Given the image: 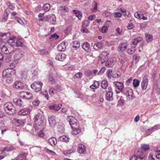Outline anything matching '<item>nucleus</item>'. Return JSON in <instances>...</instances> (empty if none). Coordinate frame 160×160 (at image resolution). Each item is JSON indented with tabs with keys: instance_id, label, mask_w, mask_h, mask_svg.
<instances>
[{
	"instance_id": "f257e3e1",
	"label": "nucleus",
	"mask_w": 160,
	"mask_h": 160,
	"mask_svg": "<svg viewBox=\"0 0 160 160\" xmlns=\"http://www.w3.org/2000/svg\"><path fill=\"white\" fill-rule=\"evenodd\" d=\"M16 37L13 36H10L8 40V43L11 45L14 48V47H22L23 43L22 38H18L15 41Z\"/></svg>"
},
{
	"instance_id": "f03ea898",
	"label": "nucleus",
	"mask_w": 160,
	"mask_h": 160,
	"mask_svg": "<svg viewBox=\"0 0 160 160\" xmlns=\"http://www.w3.org/2000/svg\"><path fill=\"white\" fill-rule=\"evenodd\" d=\"M0 48L2 53L6 54H9L12 53L13 51V48L11 45L5 42H2L0 45Z\"/></svg>"
},
{
	"instance_id": "7ed1b4c3",
	"label": "nucleus",
	"mask_w": 160,
	"mask_h": 160,
	"mask_svg": "<svg viewBox=\"0 0 160 160\" xmlns=\"http://www.w3.org/2000/svg\"><path fill=\"white\" fill-rule=\"evenodd\" d=\"M3 108L6 112L9 115L13 114L15 113V108L12 103L7 102L3 105Z\"/></svg>"
},
{
	"instance_id": "20e7f679",
	"label": "nucleus",
	"mask_w": 160,
	"mask_h": 160,
	"mask_svg": "<svg viewBox=\"0 0 160 160\" xmlns=\"http://www.w3.org/2000/svg\"><path fill=\"white\" fill-rule=\"evenodd\" d=\"M36 124L38 126H41L43 124L44 117L40 113L35 115L33 118Z\"/></svg>"
},
{
	"instance_id": "39448f33",
	"label": "nucleus",
	"mask_w": 160,
	"mask_h": 160,
	"mask_svg": "<svg viewBox=\"0 0 160 160\" xmlns=\"http://www.w3.org/2000/svg\"><path fill=\"white\" fill-rule=\"evenodd\" d=\"M67 120L68 121L71 128H77L79 125L77 120L74 117L70 116L68 117Z\"/></svg>"
},
{
	"instance_id": "423d86ee",
	"label": "nucleus",
	"mask_w": 160,
	"mask_h": 160,
	"mask_svg": "<svg viewBox=\"0 0 160 160\" xmlns=\"http://www.w3.org/2000/svg\"><path fill=\"white\" fill-rule=\"evenodd\" d=\"M42 85L41 82H35L31 85V87L35 92H38L41 90Z\"/></svg>"
},
{
	"instance_id": "0eeeda50",
	"label": "nucleus",
	"mask_w": 160,
	"mask_h": 160,
	"mask_svg": "<svg viewBox=\"0 0 160 160\" xmlns=\"http://www.w3.org/2000/svg\"><path fill=\"white\" fill-rule=\"evenodd\" d=\"M2 76L3 79L8 84H10L13 81L12 75L10 73H8L6 71L3 72Z\"/></svg>"
},
{
	"instance_id": "6e6552de",
	"label": "nucleus",
	"mask_w": 160,
	"mask_h": 160,
	"mask_svg": "<svg viewBox=\"0 0 160 160\" xmlns=\"http://www.w3.org/2000/svg\"><path fill=\"white\" fill-rule=\"evenodd\" d=\"M109 55V53L106 51H104L101 52L99 56V60L102 64L106 61Z\"/></svg>"
},
{
	"instance_id": "1a4fd4ad",
	"label": "nucleus",
	"mask_w": 160,
	"mask_h": 160,
	"mask_svg": "<svg viewBox=\"0 0 160 160\" xmlns=\"http://www.w3.org/2000/svg\"><path fill=\"white\" fill-rule=\"evenodd\" d=\"M128 47V43L126 42H124L120 43L118 45L117 48V50L119 52H122L126 50Z\"/></svg>"
},
{
	"instance_id": "9d476101",
	"label": "nucleus",
	"mask_w": 160,
	"mask_h": 160,
	"mask_svg": "<svg viewBox=\"0 0 160 160\" xmlns=\"http://www.w3.org/2000/svg\"><path fill=\"white\" fill-rule=\"evenodd\" d=\"M107 76L109 79L111 78V77L113 78H116L118 76V75L115 72H112L111 69H108L106 72Z\"/></svg>"
},
{
	"instance_id": "9b49d317",
	"label": "nucleus",
	"mask_w": 160,
	"mask_h": 160,
	"mask_svg": "<svg viewBox=\"0 0 160 160\" xmlns=\"http://www.w3.org/2000/svg\"><path fill=\"white\" fill-rule=\"evenodd\" d=\"M116 61V58L115 57L109 58L106 62V66L108 68L111 67L114 65Z\"/></svg>"
},
{
	"instance_id": "f8f14e48",
	"label": "nucleus",
	"mask_w": 160,
	"mask_h": 160,
	"mask_svg": "<svg viewBox=\"0 0 160 160\" xmlns=\"http://www.w3.org/2000/svg\"><path fill=\"white\" fill-rule=\"evenodd\" d=\"M24 56V52L22 51L17 50L15 51L14 58L15 60L18 61Z\"/></svg>"
},
{
	"instance_id": "ddd939ff",
	"label": "nucleus",
	"mask_w": 160,
	"mask_h": 160,
	"mask_svg": "<svg viewBox=\"0 0 160 160\" xmlns=\"http://www.w3.org/2000/svg\"><path fill=\"white\" fill-rule=\"evenodd\" d=\"M49 125L51 127H54L56 123V118L54 116H50L48 118Z\"/></svg>"
},
{
	"instance_id": "4468645a",
	"label": "nucleus",
	"mask_w": 160,
	"mask_h": 160,
	"mask_svg": "<svg viewBox=\"0 0 160 160\" xmlns=\"http://www.w3.org/2000/svg\"><path fill=\"white\" fill-rule=\"evenodd\" d=\"M62 104H55L53 105L48 106V108L52 110H54L55 111H58L61 108Z\"/></svg>"
},
{
	"instance_id": "2eb2a0df",
	"label": "nucleus",
	"mask_w": 160,
	"mask_h": 160,
	"mask_svg": "<svg viewBox=\"0 0 160 160\" xmlns=\"http://www.w3.org/2000/svg\"><path fill=\"white\" fill-rule=\"evenodd\" d=\"M67 42H62L59 44L57 48L58 50L60 52H63L65 51L66 48V45L68 44Z\"/></svg>"
},
{
	"instance_id": "dca6fc26",
	"label": "nucleus",
	"mask_w": 160,
	"mask_h": 160,
	"mask_svg": "<svg viewBox=\"0 0 160 160\" xmlns=\"http://www.w3.org/2000/svg\"><path fill=\"white\" fill-rule=\"evenodd\" d=\"M31 110L29 108H24L20 110L18 112L19 115L23 116L28 115L30 114Z\"/></svg>"
},
{
	"instance_id": "f3484780",
	"label": "nucleus",
	"mask_w": 160,
	"mask_h": 160,
	"mask_svg": "<svg viewBox=\"0 0 160 160\" xmlns=\"http://www.w3.org/2000/svg\"><path fill=\"white\" fill-rule=\"evenodd\" d=\"M77 151L80 153L85 154L86 153L85 147L82 143L78 144Z\"/></svg>"
},
{
	"instance_id": "a211bd4d",
	"label": "nucleus",
	"mask_w": 160,
	"mask_h": 160,
	"mask_svg": "<svg viewBox=\"0 0 160 160\" xmlns=\"http://www.w3.org/2000/svg\"><path fill=\"white\" fill-rule=\"evenodd\" d=\"M126 94L129 99H133L135 97L133 95L132 90L130 88H127L126 90Z\"/></svg>"
},
{
	"instance_id": "6ab92c4d",
	"label": "nucleus",
	"mask_w": 160,
	"mask_h": 160,
	"mask_svg": "<svg viewBox=\"0 0 160 160\" xmlns=\"http://www.w3.org/2000/svg\"><path fill=\"white\" fill-rule=\"evenodd\" d=\"M113 83L116 86V88L121 92H122L124 91V85L122 82H114Z\"/></svg>"
},
{
	"instance_id": "aec40b11",
	"label": "nucleus",
	"mask_w": 160,
	"mask_h": 160,
	"mask_svg": "<svg viewBox=\"0 0 160 160\" xmlns=\"http://www.w3.org/2000/svg\"><path fill=\"white\" fill-rule=\"evenodd\" d=\"M148 83V79L146 76H145L141 83L142 88L143 90H145L147 87Z\"/></svg>"
},
{
	"instance_id": "412c9836",
	"label": "nucleus",
	"mask_w": 160,
	"mask_h": 160,
	"mask_svg": "<svg viewBox=\"0 0 160 160\" xmlns=\"http://www.w3.org/2000/svg\"><path fill=\"white\" fill-rule=\"evenodd\" d=\"M82 48L87 52H90V45L87 42H84L82 45Z\"/></svg>"
},
{
	"instance_id": "4be33fe9",
	"label": "nucleus",
	"mask_w": 160,
	"mask_h": 160,
	"mask_svg": "<svg viewBox=\"0 0 160 160\" xmlns=\"http://www.w3.org/2000/svg\"><path fill=\"white\" fill-rule=\"evenodd\" d=\"M48 19V22L52 24H56V18L54 14H52L48 16L47 17Z\"/></svg>"
},
{
	"instance_id": "5701e85b",
	"label": "nucleus",
	"mask_w": 160,
	"mask_h": 160,
	"mask_svg": "<svg viewBox=\"0 0 160 160\" xmlns=\"http://www.w3.org/2000/svg\"><path fill=\"white\" fill-rule=\"evenodd\" d=\"M9 13L10 12L9 9L8 8L6 9L4 11V15L1 20L2 22H6L8 18Z\"/></svg>"
},
{
	"instance_id": "b1692460",
	"label": "nucleus",
	"mask_w": 160,
	"mask_h": 160,
	"mask_svg": "<svg viewBox=\"0 0 160 160\" xmlns=\"http://www.w3.org/2000/svg\"><path fill=\"white\" fill-rule=\"evenodd\" d=\"M142 39V38L141 37H138L134 38L132 41V46L135 48L137 44L141 41Z\"/></svg>"
},
{
	"instance_id": "393cba45",
	"label": "nucleus",
	"mask_w": 160,
	"mask_h": 160,
	"mask_svg": "<svg viewBox=\"0 0 160 160\" xmlns=\"http://www.w3.org/2000/svg\"><path fill=\"white\" fill-rule=\"evenodd\" d=\"M13 87L17 89H21L23 88L24 85L23 83L21 82L17 81L14 83Z\"/></svg>"
},
{
	"instance_id": "a878e982",
	"label": "nucleus",
	"mask_w": 160,
	"mask_h": 160,
	"mask_svg": "<svg viewBox=\"0 0 160 160\" xmlns=\"http://www.w3.org/2000/svg\"><path fill=\"white\" fill-rule=\"evenodd\" d=\"M66 55L62 53H60L57 55L55 57V58L56 60L60 61H63L66 58Z\"/></svg>"
},
{
	"instance_id": "bb28decb",
	"label": "nucleus",
	"mask_w": 160,
	"mask_h": 160,
	"mask_svg": "<svg viewBox=\"0 0 160 160\" xmlns=\"http://www.w3.org/2000/svg\"><path fill=\"white\" fill-rule=\"evenodd\" d=\"M13 102L17 105L21 107L24 106L23 102L20 99L17 98H15L13 99Z\"/></svg>"
},
{
	"instance_id": "cd10ccee",
	"label": "nucleus",
	"mask_w": 160,
	"mask_h": 160,
	"mask_svg": "<svg viewBox=\"0 0 160 160\" xmlns=\"http://www.w3.org/2000/svg\"><path fill=\"white\" fill-rule=\"evenodd\" d=\"M48 142L52 147H54L57 144V140L56 138L52 137L48 139Z\"/></svg>"
},
{
	"instance_id": "c85d7f7f",
	"label": "nucleus",
	"mask_w": 160,
	"mask_h": 160,
	"mask_svg": "<svg viewBox=\"0 0 160 160\" xmlns=\"http://www.w3.org/2000/svg\"><path fill=\"white\" fill-rule=\"evenodd\" d=\"M11 150L12 149H10V148L8 147H6L2 150V153L0 154V160L3 159L7 156L6 154H3L4 153V152L5 151L8 152Z\"/></svg>"
},
{
	"instance_id": "c756f323",
	"label": "nucleus",
	"mask_w": 160,
	"mask_h": 160,
	"mask_svg": "<svg viewBox=\"0 0 160 160\" xmlns=\"http://www.w3.org/2000/svg\"><path fill=\"white\" fill-rule=\"evenodd\" d=\"M69 11L68 8L65 6H62L58 10V12L61 15H62L65 12H68Z\"/></svg>"
},
{
	"instance_id": "7c9ffc66",
	"label": "nucleus",
	"mask_w": 160,
	"mask_h": 160,
	"mask_svg": "<svg viewBox=\"0 0 160 160\" xmlns=\"http://www.w3.org/2000/svg\"><path fill=\"white\" fill-rule=\"evenodd\" d=\"M137 160H145V155L141 151H139L137 152Z\"/></svg>"
},
{
	"instance_id": "2f4dec72",
	"label": "nucleus",
	"mask_w": 160,
	"mask_h": 160,
	"mask_svg": "<svg viewBox=\"0 0 160 160\" xmlns=\"http://www.w3.org/2000/svg\"><path fill=\"white\" fill-rule=\"evenodd\" d=\"M13 122L16 126L19 127L24 124V121L22 120L15 119H14Z\"/></svg>"
},
{
	"instance_id": "473e14b6",
	"label": "nucleus",
	"mask_w": 160,
	"mask_h": 160,
	"mask_svg": "<svg viewBox=\"0 0 160 160\" xmlns=\"http://www.w3.org/2000/svg\"><path fill=\"white\" fill-rule=\"evenodd\" d=\"M103 43L102 42H99L95 43L93 48L95 49H102L103 47Z\"/></svg>"
},
{
	"instance_id": "72a5a7b5",
	"label": "nucleus",
	"mask_w": 160,
	"mask_h": 160,
	"mask_svg": "<svg viewBox=\"0 0 160 160\" xmlns=\"http://www.w3.org/2000/svg\"><path fill=\"white\" fill-rule=\"evenodd\" d=\"M70 138L69 137L66 135H62L59 137V140L61 141L68 142H69Z\"/></svg>"
},
{
	"instance_id": "f704fd0d",
	"label": "nucleus",
	"mask_w": 160,
	"mask_h": 160,
	"mask_svg": "<svg viewBox=\"0 0 160 160\" xmlns=\"http://www.w3.org/2000/svg\"><path fill=\"white\" fill-rule=\"evenodd\" d=\"M72 129V133L74 135H77L78 133H80L81 131V129L79 128V126H78L77 128L75 127V128H71Z\"/></svg>"
},
{
	"instance_id": "c9c22d12",
	"label": "nucleus",
	"mask_w": 160,
	"mask_h": 160,
	"mask_svg": "<svg viewBox=\"0 0 160 160\" xmlns=\"http://www.w3.org/2000/svg\"><path fill=\"white\" fill-rule=\"evenodd\" d=\"M27 155L26 153L20 154L14 160H26Z\"/></svg>"
},
{
	"instance_id": "e433bc0d",
	"label": "nucleus",
	"mask_w": 160,
	"mask_h": 160,
	"mask_svg": "<svg viewBox=\"0 0 160 160\" xmlns=\"http://www.w3.org/2000/svg\"><path fill=\"white\" fill-rule=\"evenodd\" d=\"M113 92H107L106 95V98L107 100L112 101L113 100Z\"/></svg>"
},
{
	"instance_id": "4c0bfd02",
	"label": "nucleus",
	"mask_w": 160,
	"mask_h": 160,
	"mask_svg": "<svg viewBox=\"0 0 160 160\" xmlns=\"http://www.w3.org/2000/svg\"><path fill=\"white\" fill-rule=\"evenodd\" d=\"M73 12L79 19H81L82 16V13L81 12L78 10H73Z\"/></svg>"
},
{
	"instance_id": "58836bf2",
	"label": "nucleus",
	"mask_w": 160,
	"mask_h": 160,
	"mask_svg": "<svg viewBox=\"0 0 160 160\" xmlns=\"http://www.w3.org/2000/svg\"><path fill=\"white\" fill-rule=\"evenodd\" d=\"M72 48L75 49L77 50L79 48L80 46V42L78 41H75L73 42L72 44Z\"/></svg>"
},
{
	"instance_id": "ea45409f",
	"label": "nucleus",
	"mask_w": 160,
	"mask_h": 160,
	"mask_svg": "<svg viewBox=\"0 0 160 160\" xmlns=\"http://www.w3.org/2000/svg\"><path fill=\"white\" fill-rule=\"evenodd\" d=\"M108 85V82L107 81L103 80L102 81L101 83V87L102 88L106 89Z\"/></svg>"
},
{
	"instance_id": "a19ab883",
	"label": "nucleus",
	"mask_w": 160,
	"mask_h": 160,
	"mask_svg": "<svg viewBox=\"0 0 160 160\" xmlns=\"http://www.w3.org/2000/svg\"><path fill=\"white\" fill-rule=\"evenodd\" d=\"M142 15L143 13L141 12L138 11L134 13V16L136 18L141 19Z\"/></svg>"
},
{
	"instance_id": "79ce46f5",
	"label": "nucleus",
	"mask_w": 160,
	"mask_h": 160,
	"mask_svg": "<svg viewBox=\"0 0 160 160\" xmlns=\"http://www.w3.org/2000/svg\"><path fill=\"white\" fill-rule=\"evenodd\" d=\"M146 41L148 42H151L153 39V36L151 34H149L147 33L145 34Z\"/></svg>"
},
{
	"instance_id": "37998d69",
	"label": "nucleus",
	"mask_w": 160,
	"mask_h": 160,
	"mask_svg": "<svg viewBox=\"0 0 160 160\" xmlns=\"http://www.w3.org/2000/svg\"><path fill=\"white\" fill-rule=\"evenodd\" d=\"M99 84L98 82L94 81L93 84L90 86V88L92 89L97 88L98 87Z\"/></svg>"
},
{
	"instance_id": "c03bdc74",
	"label": "nucleus",
	"mask_w": 160,
	"mask_h": 160,
	"mask_svg": "<svg viewBox=\"0 0 160 160\" xmlns=\"http://www.w3.org/2000/svg\"><path fill=\"white\" fill-rule=\"evenodd\" d=\"M42 8L44 11L45 12H47V11H48L50 8V6L49 4L48 3H46L44 4L43 6L42 7Z\"/></svg>"
},
{
	"instance_id": "a18cd8bd",
	"label": "nucleus",
	"mask_w": 160,
	"mask_h": 160,
	"mask_svg": "<svg viewBox=\"0 0 160 160\" xmlns=\"http://www.w3.org/2000/svg\"><path fill=\"white\" fill-rule=\"evenodd\" d=\"M135 47H133L132 46V48H129L127 50V52L129 54H132L134 53L136 51V49Z\"/></svg>"
},
{
	"instance_id": "49530a36",
	"label": "nucleus",
	"mask_w": 160,
	"mask_h": 160,
	"mask_svg": "<svg viewBox=\"0 0 160 160\" xmlns=\"http://www.w3.org/2000/svg\"><path fill=\"white\" fill-rule=\"evenodd\" d=\"M48 79L49 81L50 82V83L52 84H54L57 82L56 80H55L54 78L51 76L50 75V76H48Z\"/></svg>"
},
{
	"instance_id": "de8ad7c7",
	"label": "nucleus",
	"mask_w": 160,
	"mask_h": 160,
	"mask_svg": "<svg viewBox=\"0 0 160 160\" xmlns=\"http://www.w3.org/2000/svg\"><path fill=\"white\" fill-rule=\"evenodd\" d=\"M75 152L74 150L70 149L67 151H64L63 152V153L66 155H68L72 153Z\"/></svg>"
},
{
	"instance_id": "09e8293b",
	"label": "nucleus",
	"mask_w": 160,
	"mask_h": 160,
	"mask_svg": "<svg viewBox=\"0 0 160 160\" xmlns=\"http://www.w3.org/2000/svg\"><path fill=\"white\" fill-rule=\"evenodd\" d=\"M141 148L144 151L149 149V146L148 144H143L141 146Z\"/></svg>"
},
{
	"instance_id": "8fccbe9b",
	"label": "nucleus",
	"mask_w": 160,
	"mask_h": 160,
	"mask_svg": "<svg viewBox=\"0 0 160 160\" xmlns=\"http://www.w3.org/2000/svg\"><path fill=\"white\" fill-rule=\"evenodd\" d=\"M2 40H4L8 39V38L10 36V34L9 32H7L6 33H2Z\"/></svg>"
},
{
	"instance_id": "3c124183",
	"label": "nucleus",
	"mask_w": 160,
	"mask_h": 160,
	"mask_svg": "<svg viewBox=\"0 0 160 160\" xmlns=\"http://www.w3.org/2000/svg\"><path fill=\"white\" fill-rule=\"evenodd\" d=\"M140 81L138 80L134 79L133 80V84L134 87H138Z\"/></svg>"
},
{
	"instance_id": "603ef678",
	"label": "nucleus",
	"mask_w": 160,
	"mask_h": 160,
	"mask_svg": "<svg viewBox=\"0 0 160 160\" xmlns=\"http://www.w3.org/2000/svg\"><path fill=\"white\" fill-rule=\"evenodd\" d=\"M82 74L81 72H79L77 73L74 76V78H76L78 79H80L82 76Z\"/></svg>"
},
{
	"instance_id": "864d4df0",
	"label": "nucleus",
	"mask_w": 160,
	"mask_h": 160,
	"mask_svg": "<svg viewBox=\"0 0 160 160\" xmlns=\"http://www.w3.org/2000/svg\"><path fill=\"white\" fill-rule=\"evenodd\" d=\"M92 74V71L90 70H87L85 72V74L87 77L91 76Z\"/></svg>"
},
{
	"instance_id": "5fc2aeb1",
	"label": "nucleus",
	"mask_w": 160,
	"mask_h": 160,
	"mask_svg": "<svg viewBox=\"0 0 160 160\" xmlns=\"http://www.w3.org/2000/svg\"><path fill=\"white\" fill-rule=\"evenodd\" d=\"M124 100L121 97H120L118 101V104L120 106H122L124 105Z\"/></svg>"
},
{
	"instance_id": "6e6d98bb",
	"label": "nucleus",
	"mask_w": 160,
	"mask_h": 160,
	"mask_svg": "<svg viewBox=\"0 0 160 160\" xmlns=\"http://www.w3.org/2000/svg\"><path fill=\"white\" fill-rule=\"evenodd\" d=\"M26 92H21L18 93V96L19 97L24 98H25V95H26Z\"/></svg>"
},
{
	"instance_id": "4d7b16f0",
	"label": "nucleus",
	"mask_w": 160,
	"mask_h": 160,
	"mask_svg": "<svg viewBox=\"0 0 160 160\" xmlns=\"http://www.w3.org/2000/svg\"><path fill=\"white\" fill-rule=\"evenodd\" d=\"M89 24V22L88 20L85 21L82 23V27H88Z\"/></svg>"
},
{
	"instance_id": "13d9d810",
	"label": "nucleus",
	"mask_w": 160,
	"mask_h": 160,
	"mask_svg": "<svg viewBox=\"0 0 160 160\" xmlns=\"http://www.w3.org/2000/svg\"><path fill=\"white\" fill-rule=\"evenodd\" d=\"M106 69V68L103 67H102L98 73V75H100L103 74L105 71Z\"/></svg>"
},
{
	"instance_id": "bf43d9fd",
	"label": "nucleus",
	"mask_w": 160,
	"mask_h": 160,
	"mask_svg": "<svg viewBox=\"0 0 160 160\" xmlns=\"http://www.w3.org/2000/svg\"><path fill=\"white\" fill-rule=\"evenodd\" d=\"M49 93L50 95H52L53 93H57V92L55 88H51L49 90Z\"/></svg>"
},
{
	"instance_id": "052dcab7",
	"label": "nucleus",
	"mask_w": 160,
	"mask_h": 160,
	"mask_svg": "<svg viewBox=\"0 0 160 160\" xmlns=\"http://www.w3.org/2000/svg\"><path fill=\"white\" fill-rule=\"evenodd\" d=\"M93 8L92 10V12H96L97 10V3L96 2H94L93 3Z\"/></svg>"
},
{
	"instance_id": "680f3d73",
	"label": "nucleus",
	"mask_w": 160,
	"mask_h": 160,
	"mask_svg": "<svg viewBox=\"0 0 160 160\" xmlns=\"http://www.w3.org/2000/svg\"><path fill=\"white\" fill-rule=\"evenodd\" d=\"M40 53L42 55H47L48 54V51H47L45 49H42L40 51Z\"/></svg>"
},
{
	"instance_id": "e2e57ef3",
	"label": "nucleus",
	"mask_w": 160,
	"mask_h": 160,
	"mask_svg": "<svg viewBox=\"0 0 160 160\" xmlns=\"http://www.w3.org/2000/svg\"><path fill=\"white\" fill-rule=\"evenodd\" d=\"M7 5L11 10H13L15 8V7L11 5L10 3L9 2H7Z\"/></svg>"
},
{
	"instance_id": "0e129e2a",
	"label": "nucleus",
	"mask_w": 160,
	"mask_h": 160,
	"mask_svg": "<svg viewBox=\"0 0 160 160\" xmlns=\"http://www.w3.org/2000/svg\"><path fill=\"white\" fill-rule=\"evenodd\" d=\"M133 60H134L136 62H138L140 59L139 56H137L136 55H134L133 57Z\"/></svg>"
},
{
	"instance_id": "69168bd1",
	"label": "nucleus",
	"mask_w": 160,
	"mask_h": 160,
	"mask_svg": "<svg viewBox=\"0 0 160 160\" xmlns=\"http://www.w3.org/2000/svg\"><path fill=\"white\" fill-rule=\"evenodd\" d=\"M40 102V101L38 100H36L33 101L32 104L34 106H37L38 105Z\"/></svg>"
},
{
	"instance_id": "338daca9",
	"label": "nucleus",
	"mask_w": 160,
	"mask_h": 160,
	"mask_svg": "<svg viewBox=\"0 0 160 160\" xmlns=\"http://www.w3.org/2000/svg\"><path fill=\"white\" fill-rule=\"evenodd\" d=\"M114 17L117 18H120L122 16V14L119 12H116L113 14Z\"/></svg>"
},
{
	"instance_id": "774afa93",
	"label": "nucleus",
	"mask_w": 160,
	"mask_h": 160,
	"mask_svg": "<svg viewBox=\"0 0 160 160\" xmlns=\"http://www.w3.org/2000/svg\"><path fill=\"white\" fill-rule=\"evenodd\" d=\"M55 89L57 92H60L62 91V88L60 86L57 85L56 86L55 88Z\"/></svg>"
}]
</instances>
